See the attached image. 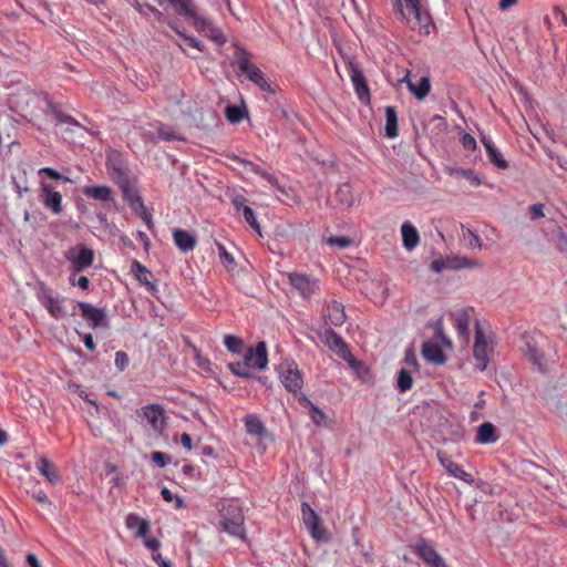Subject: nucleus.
I'll use <instances>...</instances> for the list:
<instances>
[{
    "label": "nucleus",
    "mask_w": 567,
    "mask_h": 567,
    "mask_svg": "<svg viewBox=\"0 0 567 567\" xmlns=\"http://www.w3.org/2000/svg\"><path fill=\"white\" fill-rule=\"evenodd\" d=\"M219 524L228 535L246 540L245 515L238 499H220L216 503Z\"/></svg>",
    "instance_id": "f257e3e1"
},
{
    "label": "nucleus",
    "mask_w": 567,
    "mask_h": 567,
    "mask_svg": "<svg viewBox=\"0 0 567 567\" xmlns=\"http://www.w3.org/2000/svg\"><path fill=\"white\" fill-rule=\"evenodd\" d=\"M396 7L412 30L429 35L432 19L427 10L423 9L420 0H396Z\"/></svg>",
    "instance_id": "f03ea898"
},
{
    "label": "nucleus",
    "mask_w": 567,
    "mask_h": 567,
    "mask_svg": "<svg viewBox=\"0 0 567 567\" xmlns=\"http://www.w3.org/2000/svg\"><path fill=\"white\" fill-rule=\"evenodd\" d=\"M251 54L241 47H236L234 52V64L237 65L239 72L255 83L261 91L267 93H275L268 79L265 76L262 71L251 63Z\"/></svg>",
    "instance_id": "7ed1b4c3"
},
{
    "label": "nucleus",
    "mask_w": 567,
    "mask_h": 567,
    "mask_svg": "<svg viewBox=\"0 0 567 567\" xmlns=\"http://www.w3.org/2000/svg\"><path fill=\"white\" fill-rule=\"evenodd\" d=\"M494 351V342L491 337L482 330L480 322H475V340L473 344V358L475 368L483 372L486 370L491 355Z\"/></svg>",
    "instance_id": "20e7f679"
},
{
    "label": "nucleus",
    "mask_w": 567,
    "mask_h": 567,
    "mask_svg": "<svg viewBox=\"0 0 567 567\" xmlns=\"http://www.w3.org/2000/svg\"><path fill=\"white\" fill-rule=\"evenodd\" d=\"M38 299L52 318L59 320L71 316L66 299L54 293L50 288L42 287L38 293Z\"/></svg>",
    "instance_id": "39448f33"
},
{
    "label": "nucleus",
    "mask_w": 567,
    "mask_h": 567,
    "mask_svg": "<svg viewBox=\"0 0 567 567\" xmlns=\"http://www.w3.org/2000/svg\"><path fill=\"white\" fill-rule=\"evenodd\" d=\"M71 316H75V309L79 308L81 317L86 320L92 329L109 328V319L105 310L94 307L83 301H71Z\"/></svg>",
    "instance_id": "423d86ee"
},
{
    "label": "nucleus",
    "mask_w": 567,
    "mask_h": 567,
    "mask_svg": "<svg viewBox=\"0 0 567 567\" xmlns=\"http://www.w3.org/2000/svg\"><path fill=\"white\" fill-rule=\"evenodd\" d=\"M279 379L288 392L297 393L303 385L302 373L293 360H285L278 367Z\"/></svg>",
    "instance_id": "0eeeda50"
},
{
    "label": "nucleus",
    "mask_w": 567,
    "mask_h": 567,
    "mask_svg": "<svg viewBox=\"0 0 567 567\" xmlns=\"http://www.w3.org/2000/svg\"><path fill=\"white\" fill-rule=\"evenodd\" d=\"M117 186L121 188L124 199L128 203L131 208L135 213L142 215L146 224L150 226L151 216L146 213L143 198L140 194V190L137 189L135 182L130 178L121 184H117Z\"/></svg>",
    "instance_id": "6e6552de"
},
{
    "label": "nucleus",
    "mask_w": 567,
    "mask_h": 567,
    "mask_svg": "<svg viewBox=\"0 0 567 567\" xmlns=\"http://www.w3.org/2000/svg\"><path fill=\"white\" fill-rule=\"evenodd\" d=\"M287 278L292 289L303 299H310L319 290L318 280L311 276L289 272Z\"/></svg>",
    "instance_id": "1a4fd4ad"
},
{
    "label": "nucleus",
    "mask_w": 567,
    "mask_h": 567,
    "mask_svg": "<svg viewBox=\"0 0 567 567\" xmlns=\"http://www.w3.org/2000/svg\"><path fill=\"white\" fill-rule=\"evenodd\" d=\"M326 344L341 359L347 360L353 369L363 368V364L351 354L348 344L332 329L324 330Z\"/></svg>",
    "instance_id": "9d476101"
},
{
    "label": "nucleus",
    "mask_w": 567,
    "mask_h": 567,
    "mask_svg": "<svg viewBox=\"0 0 567 567\" xmlns=\"http://www.w3.org/2000/svg\"><path fill=\"white\" fill-rule=\"evenodd\" d=\"M413 551L429 567H447L444 558L437 553L433 544L425 538H420L415 542Z\"/></svg>",
    "instance_id": "9b49d317"
},
{
    "label": "nucleus",
    "mask_w": 567,
    "mask_h": 567,
    "mask_svg": "<svg viewBox=\"0 0 567 567\" xmlns=\"http://www.w3.org/2000/svg\"><path fill=\"white\" fill-rule=\"evenodd\" d=\"M301 514L303 524L311 537L318 542L328 540V534L326 528L321 525L320 517L309 504H301Z\"/></svg>",
    "instance_id": "f8f14e48"
},
{
    "label": "nucleus",
    "mask_w": 567,
    "mask_h": 567,
    "mask_svg": "<svg viewBox=\"0 0 567 567\" xmlns=\"http://www.w3.org/2000/svg\"><path fill=\"white\" fill-rule=\"evenodd\" d=\"M73 272H81L91 267L94 261V251L84 245H79L66 254Z\"/></svg>",
    "instance_id": "ddd939ff"
},
{
    "label": "nucleus",
    "mask_w": 567,
    "mask_h": 567,
    "mask_svg": "<svg viewBox=\"0 0 567 567\" xmlns=\"http://www.w3.org/2000/svg\"><path fill=\"white\" fill-rule=\"evenodd\" d=\"M106 168L110 177L116 185L130 179L126 165L117 152H111L107 155Z\"/></svg>",
    "instance_id": "4468645a"
},
{
    "label": "nucleus",
    "mask_w": 567,
    "mask_h": 567,
    "mask_svg": "<svg viewBox=\"0 0 567 567\" xmlns=\"http://www.w3.org/2000/svg\"><path fill=\"white\" fill-rule=\"evenodd\" d=\"M348 69L358 99L368 104L370 102V90L364 74L353 62H349Z\"/></svg>",
    "instance_id": "2eb2a0df"
},
{
    "label": "nucleus",
    "mask_w": 567,
    "mask_h": 567,
    "mask_svg": "<svg viewBox=\"0 0 567 567\" xmlns=\"http://www.w3.org/2000/svg\"><path fill=\"white\" fill-rule=\"evenodd\" d=\"M473 313H474V309L470 308V307L457 309L451 313L453 326L457 330L458 336L465 342H468L470 322H471Z\"/></svg>",
    "instance_id": "dca6fc26"
},
{
    "label": "nucleus",
    "mask_w": 567,
    "mask_h": 567,
    "mask_svg": "<svg viewBox=\"0 0 567 567\" xmlns=\"http://www.w3.org/2000/svg\"><path fill=\"white\" fill-rule=\"evenodd\" d=\"M40 199L42 204L49 208L54 215H59L62 212V195L55 190L50 184L41 183Z\"/></svg>",
    "instance_id": "f3484780"
},
{
    "label": "nucleus",
    "mask_w": 567,
    "mask_h": 567,
    "mask_svg": "<svg viewBox=\"0 0 567 567\" xmlns=\"http://www.w3.org/2000/svg\"><path fill=\"white\" fill-rule=\"evenodd\" d=\"M142 412L154 432L161 434L165 427L164 409L159 404H150L144 406Z\"/></svg>",
    "instance_id": "a211bd4d"
},
{
    "label": "nucleus",
    "mask_w": 567,
    "mask_h": 567,
    "mask_svg": "<svg viewBox=\"0 0 567 567\" xmlns=\"http://www.w3.org/2000/svg\"><path fill=\"white\" fill-rule=\"evenodd\" d=\"M252 369L262 370L268 363L267 347L265 342H258L255 348H249L244 357Z\"/></svg>",
    "instance_id": "6ab92c4d"
},
{
    "label": "nucleus",
    "mask_w": 567,
    "mask_h": 567,
    "mask_svg": "<svg viewBox=\"0 0 567 567\" xmlns=\"http://www.w3.org/2000/svg\"><path fill=\"white\" fill-rule=\"evenodd\" d=\"M82 193L89 198L102 202L105 208L115 204L113 190L109 186H85L83 187Z\"/></svg>",
    "instance_id": "aec40b11"
},
{
    "label": "nucleus",
    "mask_w": 567,
    "mask_h": 567,
    "mask_svg": "<svg viewBox=\"0 0 567 567\" xmlns=\"http://www.w3.org/2000/svg\"><path fill=\"white\" fill-rule=\"evenodd\" d=\"M323 317L326 323L333 327L342 326L347 319L343 305L336 300H331L326 305Z\"/></svg>",
    "instance_id": "412c9836"
},
{
    "label": "nucleus",
    "mask_w": 567,
    "mask_h": 567,
    "mask_svg": "<svg viewBox=\"0 0 567 567\" xmlns=\"http://www.w3.org/2000/svg\"><path fill=\"white\" fill-rule=\"evenodd\" d=\"M35 465L41 475H43L50 484L55 485L61 481L58 467L45 456L39 457Z\"/></svg>",
    "instance_id": "4be33fe9"
},
{
    "label": "nucleus",
    "mask_w": 567,
    "mask_h": 567,
    "mask_svg": "<svg viewBox=\"0 0 567 567\" xmlns=\"http://www.w3.org/2000/svg\"><path fill=\"white\" fill-rule=\"evenodd\" d=\"M125 526L135 530V537L144 538L150 532V522L140 517L137 514L131 513L125 518Z\"/></svg>",
    "instance_id": "5701e85b"
},
{
    "label": "nucleus",
    "mask_w": 567,
    "mask_h": 567,
    "mask_svg": "<svg viewBox=\"0 0 567 567\" xmlns=\"http://www.w3.org/2000/svg\"><path fill=\"white\" fill-rule=\"evenodd\" d=\"M229 158L231 161L243 165L246 171H249V172H251V173H254L256 175H259L260 177H262L270 185H276L277 184V178L272 174L264 171L259 165H257V164H255V163H252L250 161L244 159V158H241V157H239L237 155H230Z\"/></svg>",
    "instance_id": "b1692460"
},
{
    "label": "nucleus",
    "mask_w": 567,
    "mask_h": 567,
    "mask_svg": "<svg viewBox=\"0 0 567 567\" xmlns=\"http://www.w3.org/2000/svg\"><path fill=\"white\" fill-rule=\"evenodd\" d=\"M401 235L403 247L406 250H413L420 243L419 233L410 221H404L402 224Z\"/></svg>",
    "instance_id": "393cba45"
},
{
    "label": "nucleus",
    "mask_w": 567,
    "mask_h": 567,
    "mask_svg": "<svg viewBox=\"0 0 567 567\" xmlns=\"http://www.w3.org/2000/svg\"><path fill=\"white\" fill-rule=\"evenodd\" d=\"M175 245L183 252L192 251L196 246V238L184 229H175L173 231Z\"/></svg>",
    "instance_id": "a878e982"
},
{
    "label": "nucleus",
    "mask_w": 567,
    "mask_h": 567,
    "mask_svg": "<svg viewBox=\"0 0 567 567\" xmlns=\"http://www.w3.org/2000/svg\"><path fill=\"white\" fill-rule=\"evenodd\" d=\"M498 440L496 427L491 422H484L477 427L475 442L478 444H491Z\"/></svg>",
    "instance_id": "bb28decb"
},
{
    "label": "nucleus",
    "mask_w": 567,
    "mask_h": 567,
    "mask_svg": "<svg viewBox=\"0 0 567 567\" xmlns=\"http://www.w3.org/2000/svg\"><path fill=\"white\" fill-rule=\"evenodd\" d=\"M131 271L138 282L146 286L150 291H154L156 289L155 285L151 281L152 272L138 260H133Z\"/></svg>",
    "instance_id": "cd10ccee"
},
{
    "label": "nucleus",
    "mask_w": 567,
    "mask_h": 567,
    "mask_svg": "<svg viewBox=\"0 0 567 567\" xmlns=\"http://www.w3.org/2000/svg\"><path fill=\"white\" fill-rule=\"evenodd\" d=\"M336 198L346 207H352L358 203V197L353 193V188L349 183L339 185L336 192Z\"/></svg>",
    "instance_id": "c85d7f7f"
},
{
    "label": "nucleus",
    "mask_w": 567,
    "mask_h": 567,
    "mask_svg": "<svg viewBox=\"0 0 567 567\" xmlns=\"http://www.w3.org/2000/svg\"><path fill=\"white\" fill-rule=\"evenodd\" d=\"M482 143L486 150L491 163H493L497 168L501 169H505L508 167L507 161L504 159L503 155L497 151V148L494 146L493 142L489 138L483 137Z\"/></svg>",
    "instance_id": "c756f323"
},
{
    "label": "nucleus",
    "mask_w": 567,
    "mask_h": 567,
    "mask_svg": "<svg viewBox=\"0 0 567 567\" xmlns=\"http://www.w3.org/2000/svg\"><path fill=\"white\" fill-rule=\"evenodd\" d=\"M244 424L246 432L250 435L257 436V437H264L267 433V430L261 422V420L256 415H247L244 419Z\"/></svg>",
    "instance_id": "7c9ffc66"
},
{
    "label": "nucleus",
    "mask_w": 567,
    "mask_h": 567,
    "mask_svg": "<svg viewBox=\"0 0 567 567\" xmlns=\"http://www.w3.org/2000/svg\"><path fill=\"white\" fill-rule=\"evenodd\" d=\"M422 355L429 362L433 363H443L445 361V357L441 350V348L433 342H424L422 346Z\"/></svg>",
    "instance_id": "2f4dec72"
},
{
    "label": "nucleus",
    "mask_w": 567,
    "mask_h": 567,
    "mask_svg": "<svg viewBox=\"0 0 567 567\" xmlns=\"http://www.w3.org/2000/svg\"><path fill=\"white\" fill-rule=\"evenodd\" d=\"M385 136L389 138L398 136V115L392 106L385 109Z\"/></svg>",
    "instance_id": "473e14b6"
},
{
    "label": "nucleus",
    "mask_w": 567,
    "mask_h": 567,
    "mask_svg": "<svg viewBox=\"0 0 567 567\" xmlns=\"http://www.w3.org/2000/svg\"><path fill=\"white\" fill-rule=\"evenodd\" d=\"M408 87L415 95V97L417 100H423L430 93L431 83H430L429 78L423 76L420 79L417 84L408 80Z\"/></svg>",
    "instance_id": "72a5a7b5"
},
{
    "label": "nucleus",
    "mask_w": 567,
    "mask_h": 567,
    "mask_svg": "<svg viewBox=\"0 0 567 567\" xmlns=\"http://www.w3.org/2000/svg\"><path fill=\"white\" fill-rule=\"evenodd\" d=\"M131 4L134 7V9L140 12L141 14H145V9H148L152 14L154 16V18L156 19V21L158 22H164L165 20V17L163 14V12H161L157 8H155L154 6H151V4H142L138 0H133L131 2Z\"/></svg>",
    "instance_id": "f704fd0d"
},
{
    "label": "nucleus",
    "mask_w": 567,
    "mask_h": 567,
    "mask_svg": "<svg viewBox=\"0 0 567 567\" xmlns=\"http://www.w3.org/2000/svg\"><path fill=\"white\" fill-rule=\"evenodd\" d=\"M413 379L411 373L405 370L401 369L398 373V389L400 392H406L412 388Z\"/></svg>",
    "instance_id": "c9c22d12"
},
{
    "label": "nucleus",
    "mask_w": 567,
    "mask_h": 567,
    "mask_svg": "<svg viewBox=\"0 0 567 567\" xmlns=\"http://www.w3.org/2000/svg\"><path fill=\"white\" fill-rule=\"evenodd\" d=\"M447 473L451 476L458 478L465 483L471 484L473 482V476L470 473H467L465 470H463L462 466H460L455 462H453L452 466L447 470Z\"/></svg>",
    "instance_id": "e433bc0d"
},
{
    "label": "nucleus",
    "mask_w": 567,
    "mask_h": 567,
    "mask_svg": "<svg viewBox=\"0 0 567 567\" xmlns=\"http://www.w3.org/2000/svg\"><path fill=\"white\" fill-rule=\"evenodd\" d=\"M229 368H230L231 372L238 377L249 379L252 375V373L250 372L251 367L249 364H247L245 359L243 362H236V363L229 364Z\"/></svg>",
    "instance_id": "4c0bfd02"
},
{
    "label": "nucleus",
    "mask_w": 567,
    "mask_h": 567,
    "mask_svg": "<svg viewBox=\"0 0 567 567\" xmlns=\"http://www.w3.org/2000/svg\"><path fill=\"white\" fill-rule=\"evenodd\" d=\"M217 249L221 264L227 268V270H233L236 266L234 257L227 251L225 246L219 243L217 244Z\"/></svg>",
    "instance_id": "58836bf2"
},
{
    "label": "nucleus",
    "mask_w": 567,
    "mask_h": 567,
    "mask_svg": "<svg viewBox=\"0 0 567 567\" xmlns=\"http://www.w3.org/2000/svg\"><path fill=\"white\" fill-rule=\"evenodd\" d=\"M224 344L227 348V350L233 353L240 352L243 349V346H244L243 340L240 338L231 336V334L225 336Z\"/></svg>",
    "instance_id": "ea45409f"
},
{
    "label": "nucleus",
    "mask_w": 567,
    "mask_h": 567,
    "mask_svg": "<svg viewBox=\"0 0 567 567\" xmlns=\"http://www.w3.org/2000/svg\"><path fill=\"white\" fill-rule=\"evenodd\" d=\"M245 110L237 105L226 107V117L231 123H238L244 118Z\"/></svg>",
    "instance_id": "a19ab883"
},
{
    "label": "nucleus",
    "mask_w": 567,
    "mask_h": 567,
    "mask_svg": "<svg viewBox=\"0 0 567 567\" xmlns=\"http://www.w3.org/2000/svg\"><path fill=\"white\" fill-rule=\"evenodd\" d=\"M161 495L163 499L167 503L175 502L174 507L176 509H181L185 506L183 497L178 495H173V493L167 487L162 488Z\"/></svg>",
    "instance_id": "79ce46f5"
},
{
    "label": "nucleus",
    "mask_w": 567,
    "mask_h": 567,
    "mask_svg": "<svg viewBox=\"0 0 567 567\" xmlns=\"http://www.w3.org/2000/svg\"><path fill=\"white\" fill-rule=\"evenodd\" d=\"M243 216L245 221L255 229L258 234H260V225L257 220L255 212L249 207L245 206V210L243 212Z\"/></svg>",
    "instance_id": "37998d69"
},
{
    "label": "nucleus",
    "mask_w": 567,
    "mask_h": 567,
    "mask_svg": "<svg viewBox=\"0 0 567 567\" xmlns=\"http://www.w3.org/2000/svg\"><path fill=\"white\" fill-rule=\"evenodd\" d=\"M39 175H45L47 177L55 181H62L63 183H70L71 179L66 176H62L59 172L51 167L40 168L38 172Z\"/></svg>",
    "instance_id": "c03bdc74"
},
{
    "label": "nucleus",
    "mask_w": 567,
    "mask_h": 567,
    "mask_svg": "<svg viewBox=\"0 0 567 567\" xmlns=\"http://www.w3.org/2000/svg\"><path fill=\"white\" fill-rule=\"evenodd\" d=\"M76 274L78 272H73L70 277H69V282L71 286H76L79 287L80 289L82 290H87L89 287H90V280L87 277L85 276H81L79 278H76Z\"/></svg>",
    "instance_id": "a18cd8bd"
},
{
    "label": "nucleus",
    "mask_w": 567,
    "mask_h": 567,
    "mask_svg": "<svg viewBox=\"0 0 567 567\" xmlns=\"http://www.w3.org/2000/svg\"><path fill=\"white\" fill-rule=\"evenodd\" d=\"M114 363H115V367L120 371H124L128 367V363H130L127 353L124 351H116Z\"/></svg>",
    "instance_id": "49530a36"
},
{
    "label": "nucleus",
    "mask_w": 567,
    "mask_h": 567,
    "mask_svg": "<svg viewBox=\"0 0 567 567\" xmlns=\"http://www.w3.org/2000/svg\"><path fill=\"white\" fill-rule=\"evenodd\" d=\"M157 134L159 138L164 141H175V140H182L179 136L175 134V132L165 125H161L157 130Z\"/></svg>",
    "instance_id": "de8ad7c7"
},
{
    "label": "nucleus",
    "mask_w": 567,
    "mask_h": 567,
    "mask_svg": "<svg viewBox=\"0 0 567 567\" xmlns=\"http://www.w3.org/2000/svg\"><path fill=\"white\" fill-rule=\"evenodd\" d=\"M327 244L338 246L340 248H347L350 246L351 240L344 236H331L327 239Z\"/></svg>",
    "instance_id": "09e8293b"
},
{
    "label": "nucleus",
    "mask_w": 567,
    "mask_h": 567,
    "mask_svg": "<svg viewBox=\"0 0 567 567\" xmlns=\"http://www.w3.org/2000/svg\"><path fill=\"white\" fill-rule=\"evenodd\" d=\"M54 115L58 124H70L74 126L80 125L76 120H74L72 116L68 114L62 113L61 111H56Z\"/></svg>",
    "instance_id": "8fccbe9b"
},
{
    "label": "nucleus",
    "mask_w": 567,
    "mask_h": 567,
    "mask_svg": "<svg viewBox=\"0 0 567 567\" xmlns=\"http://www.w3.org/2000/svg\"><path fill=\"white\" fill-rule=\"evenodd\" d=\"M309 415L311 417V420L313 421V423L316 424H321L326 417L324 413L322 412V410H320L317 405H311V408L309 409Z\"/></svg>",
    "instance_id": "3c124183"
},
{
    "label": "nucleus",
    "mask_w": 567,
    "mask_h": 567,
    "mask_svg": "<svg viewBox=\"0 0 567 567\" xmlns=\"http://www.w3.org/2000/svg\"><path fill=\"white\" fill-rule=\"evenodd\" d=\"M231 204H233V206H234V208H235V210H236L237 213H239V212H241V213H243V212L245 210V206H248V205H247V199H246V197H245V196H243V195H235V196L231 198Z\"/></svg>",
    "instance_id": "603ef678"
},
{
    "label": "nucleus",
    "mask_w": 567,
    "mask_h": 567,
    "mask_svg": "<svg viewBox=\"0 0 567 567\" xmlns=\"http://www.w3.org/2000/svg\"><path fill=\"white\" fill-rule=\"evenodd\" d=\"M461 143H462L463 147L467 151H474L476 148V140L474 138L473 135H471L468 133H465L462 136Z\"/></svg>",
    "instance_id": "864d4df0"
},
{
    "label": "nucleus",
    "mask_w": 567,
    "mask_h": 567,
    "mask_svg": "<svg viewBox=\"0 0 567 567\" xmlns=\"http://www.w3.org/2000/svg\"><path fill=\"white\" fill-rule=\"evenodd\" d=\"M467 236H465V239L468 240V246L472 248H480L481 247V238L473 233L472 230H466Z\"/></svg>",
    "instance_id": "5fc2aeb1"
},
{
    "label": "nucleus",
    "mask_w": 567,
    "mask_h": 567,
    "mask_svg": "<svg viewBox=\"0 0 567 567\" xmlns=\"http://www.w3.org/2000/svg\"><path fill=\"white\" fill-rule=\"evenodd\" d=\"M151 458L159 467H164L167 464L166 455L163 452L155 451L151 454Z\"/></svg>",
    "instance_id": "6e6d98bb"
},
{
    "label": "nucleus",
    "mask_w": 567,
    "mask_h": 567,
    "mask_svg": "<svg viewBox=\"0 0 567 567\" xmlns=\"http://www.w3.org/2000/svg\"><path fill=\"white\" fill-rule=\"evenodd\" d=\"M185 42H186V45L190 47V48H194V49H197L198 51H203L204 49V45L200 41H198L197 39L193 38V37H186V35H183Z\"/></svg>",
    "instance_id": "4d7b16f0"
},
{
    "label": "nucleus",
    "mask_w": 567,
    "mask_h": 567,
    "mask_svg": "<svg viewBox=\"0 0 567 567\" xmlns=\"http://www.w3.org/2000/svg\"><path fill=\"white\" fill-rule=\"evenodd\" d=\"M544 206L542 204H534L529 207V212L532 214V218L533 219H536V218H540L544 216V210H543Z\"/></svg>",
    "instance_id": "13d9d810"
},
{
    "label": "nucleus",
    "mask_w": 567,
    "mask_h": 567,
    "mask_svg": "<svg viewBox=\"0 0 567 567\" xmlns=\"http://www.w3.org/2000/svg\"><path fill=\"white\" fill-rule=\"evenodd\" d=\"M437 458H439L440 463L442 464V466H443L446 471L452 466V464H453V462H454L450 456L445 455V454H444V453H442V452H439V453H437Z\"/></svg>",
    "instance_id": "bf43d9fd"
},
{
    "label": "nucleus",
    "mask_w": 567,
    "mask_h": 567,
    "mask_svg": "<svg viewBox=\"0 0 567 567\" xmlns=\"http://www.w3.org/2000/svg\"><path fill=\"white\" fill-rule=\"evenodd\" d=\"M33 499H35L40 504L50 505V501L47 494L43 491H38L32 494Z\"/></svg>",
    "instance_id": "052dcab7"
},
{
    "label": "nucleus",
    "mask_w": 567,
    "mask_h": 567,
    "mask_svg": "<svg viewBox=\"0 0 567 567\" xmlns=\"http://www.w3.org/2000/svg\"><path fill=\"white\" fill-rule=\"evenodd\" d=\"M144 544L148 549L153 551H157L161 547V542L156 538H146Z\"/></svg>",
    "instance_id": "680f3d73"
},
{
    "label": "nucleus",
    "mask_w": 567,
    "mask_h": 567,
    "mask_svg": "<svg viewBox=\"0 0 567 567\" xmlns=\"http://www.w3.org/2000/svg\"><path fill=\"white\" fill-rule=\"evenodd\" d=\"M82 340L84 342L85 348L89 351H94L95 350V344H94L92 334H90V333L83 334L82 336Z\"/></svg>",
    "instance_id": "e2e57ef3"
},
{
    "label": "nucleus",
    "mask_w": 567,
    "mask_h": 567,
    "mask_svg": "<svg viewBox=\"0 0 567 567\" xmlns=\"http://www.w3.org/2000/svg\"><path fill=\"white\" fill-rule=\"evenodd\" d=\"M181 444L188 451L193 449V440L188 433H183L181 435Z\"/></svg>",
    "instance_id": "0e129e2a"
},
{
    "label": "nucleus",
    "mask_w": 567,
    "mask_h": 567,
    "mask_svg": "<svg viewBox=\"0 0 567 567\" xmlns=\"http://www.w3.org/2000/svg\"><path fill=\"white\" fill-rule=\"evenodd\" d=\"M457 261H458V264L456 266L457 268L476 267L480 265L477 261H473L467 258H462V259H458Z\"/></svg>",
    "instance_id": "69168bd1"
},
{
    "label": "nucleus",
    "mask_w": 567,
    "mask_h": 567,
    "mask_svg": "<svg viewBox=\"0 0 567 567\" xmlns=\"http://www.w3.org/2000/svg\"><path fill=\"white\" fill-rule=\"evenodd\" d=\"M297 400L302 408L310 409L311 405H313V403L305 394H299Z\"/></svg>",
    "instance_id": "338daca9"
},
{
    "label": "nucleus",
    "mask_w": 567,
    "mask_h": 567,
    "mask_svg": "<svg viewBox=\"0 0 567 567\" xmlns=\"http://www.w3.org/2000/svg\"><path fill=\"white\" fill-rule=\"evenodd\" d=\"M25 559H27V563H28L29 567H41V565H40V563H39V560H38L35 555L28 554Z\"/></svg>",
    "instance_id": "774afa93"
}]
</instances>
